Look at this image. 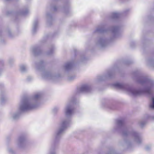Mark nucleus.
<instances>
[{
	"label": "nucleus",
	"mask_w": 154,
	"mask_h": 154,
	"mask_svg": "<svg viewBox=\"0 0 154 154\" xmlns=\"http://www.w3.org/2000/svg\"><path fill=\"white\" fill-rule=\"evenodd\" d=\"M134 79L138 83L146 86L143 89L131 87L128 88L126 85V92L134 96H137L143 93H145L149 96H152L154 89V81L152 79L143 76L138 72L134 73Z\"/></svg>",
	"instance_id": "obj_1"
},
{
	"label": "nucleus",
	"mask_w": 154,
	"mask_h": 154,
	"mask_svg": "<svg viewBox=\"0 0 154 154\" xmlns=\"http://www.w3.org/2000/svg\"><path fill=\"white\" fill-rule=\"evenodd\" d=\"M126 139L128 136H132L134 138V141L138 144H140L142 142V139L139 133L134 131H128L126 130ZM132 146L131 142L126 140V147L127 149L131 147Z\"/></svg>",
	"instance_id": "obj_2"
},
{
	"label": "nucleus",
	"mask_w": 154,
	"mask_h": 154,
	"mask_svg": "<svg viewBox=\"0 0 154 154\" xmlns=\"http://www.w3.org/2000/svg\"><path fill=\"white\" fill-rule=\"evenodd\" d=\"M34 108V106L29 103H25L23 107V109L24 110H27L32 109Z\"/></svg>",
	"instance_id": "obj_3"
},
{
	"label": "nucleus",
	"mask_w": 154,
	"mask_h": 154,
	"mask_svg": "<svg viewBox=\"0 0 154 154\" xmlns=\"http://www.w3.org/2000/svg\"><path fill=\"white\" fill-rule=\"evenodd\" d=\"M147 123L146 120L145 119H143L139 121V124L141 127H143Z\"/></svg>",
	"instance_id": "obj_4"
},
{
	"label": "nucleus",
	"mask_w": 154,
	"mask_h": 154,
	"mask_svg": "<svg viewBox=\"0 0 154 154\" xmlns=\"http://www.w3.org/2000/svg\"><path fill=\"white\" fill-rule=\"evenodd\" d=\"M148 65L154 67V60L152 59H149L147 60Z\"/></svg>",
	"instance_id": "obj_5"
},
{
	"label": "nucleus",
	"mask_w": 154,
	"mask_h": 154,
	"mask_svg": "<svg viewBox=\"0 0 154 154\" xmlns=\"http://www.w3.org/2000/svg\"><path fill=\"white\" fill-rule=\"evenodd\" d=\"M149 108L151 109H154V97L152 98V103L149 105Z\"/></svg>",
	"instance_id": "obj_6"
},
{
	"label": "nucleus",
	"mask_w": 154,
	"mask_h": 154,
	"mask_svg": "<svg viewBox=\"0 0 154 154\" xmlns=\"http://www.w3.org/2000/svg\"><path fill=\"white\" fill-rule=\"evenodd\" d=\"M73 110L72 109H71L69 108H68L67 110L66 113L68 114H70L72 113Z\"/></svg>",
	"instance_id": "obj_7"
},
{
	"label": "nucleus",
	"mask_w": 154,
	"mask_h": 154,
	"mask_svg": "<svg viewBox=\"0 0 154 154\" xmlns=\"http://www.w3.org/2000/svg\"><path fill=\"white\" fill-rule=\"evenodd\" d=\"M115 86L117 87L122 88V85L119 83H117L115 84Z\"/></svg>",
	"instance_id": "obj_8"
},
{
	"label": "nucleus",
	"mask_w": 154,
	"mask_h": 154,
	"mask_svg": "<svg viewBox=\"0 0 154 154\" xmlns=\"http://www.w3.org/2000/svg\"><path fill=\"white\" fill-rule=\"evenodd\" d=\"M123 123V121L122 120H119L118 121V124L119 125H122Z\"/></svg>",
	"instance_id": "obj_9"
},
{
	"label": "nucleus",
	"mask_w": 154,
	"mask_h": 154,
	"mask_svg": "<svg viewBox=\"0 0 154 154\" xmlns=\"http://www.w3.org/2000/svg\"><path fill=\"white\" fill-rule=\"evenodd\" d=\"M132 63V62L131 61H128L127 60L126 61V64H130Z\"/></svg>",
	"instance_id": "obj_10"
},
{
	"label": "nucleus",
	"mask_w": 154,
	"mask_h": 154,
	"mask_svg": "<svg viewBox=\"0 0 154 154\" xmlns=\"http://www.w3.org/2000/svg\"><path fill=\"white\" fill-rule=\"evenodd\" d=\"M150 149V147L149 146H146V149L147 150H149Z\"/></svg>",
	"instance_id": "obj_11"
},
{
	"label": "nucleus",
	"mask_w": 154,
	"mask_h": 154,
	"mask_svg": "<svg viewBox=\"0 0 154 154\" xmlns=\"http://www.w3.org/2000/svg\"><path fill=\"white\" fill-rule=\"evenodd\" d=\"M134 42H132L131 44V46L132 47H134Z\"/></svg>",
	"instance_id": "obj_12"
},
{
	"label": "nucleus",
	"mask_w": 154,
	"mask_h": 154,
	"mask_svg": "<svg viewBox=\"0 0 154 154\" xmlns=\"http://www.w3.org/2000/svg\"><path fill=\"white\" fill-rule=\"evenodd\" d=\"M87 88H88V87L87 86H85V87H84V88H83L85 89H87Z\"/></svg>",
	"instance_id": "obj_13"
},
{
	"label": "nucleus",
	"mask_w": 154,
	"mask_h": 154,
	"mask_svg": "<svg viewBox=\"0 0 154 154\" xmlns=\"http://www.w3.org/2000/svg\"><path fill=\"white\" fill-rule=\"evenodd\" d=\"M129 9H128V10H126V11H125L126 13L127 11H129Z\"/></svg>",
	"instance_id": "obj_14"
}]
</instances>
